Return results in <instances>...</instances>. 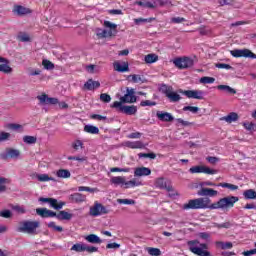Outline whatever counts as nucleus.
Returning a JSON list of instances; mask_svg holds the SVG:
<instances>
[{"instance_id": "ea45409f", "label": "nucleus", "mask_w": 256, "mask_h": 256, "mask_svg": "<svg viewBox=\"0 0 256 256\" xmlns=\"http://www.w3.org/2000/svg\"><path fill=\"white\" fill-rule=\"evenodd\" d=\"M110 181L113 185H125L126 183L125 178L121 176L112 177Z\"/></svg>"}, {"instance_id": "c03bdc74", "label": "nucleus", "mask_w": 256, "mask_h": 256, "mask_svg": "<svg viewBox=\"0 0 256 256\" xmlns=\"http://www.w3.org/2000/svg\"><path fill=\"white\" fill-rule=\"evenodd\" d=\"M42 65L47 71H53V69H55V64L49 60H43Z\"/></svg>"}, {"instance_id": "4d7b16f0", "label": "nucleus", "mask_w": 256, "mask_h": 256, "mask_svg": "<svg viewBox=\"0 0 256 256\" xmlns=\"http://www.w3.org/2000/svg\"><path fill=\"white\" fill-rule=\"evenodd\" d=\"M100 101H102L103 103H110L111 102V96L107 93H102L100 95Z\"/></svg>"}, {"instance_id": "a211bd4d", "label": "nucleus", "mask_w": 256, "mask_h": 256, "mask_svg": "<svg viewBox=\"0 0 256 256\" xmlns=\"http://www.w3.org/2000/svg\"><path fill=\"white\" fill-rule=\"evenodd\" d=\"M114 70L118 73H127L129 71V63L128 62H119L116 61L113 63Z\"/></svg>"}, {"instance_id": "2f4dec72", "label": "nucleus", "mask_w": 256, "mask_h": 256, "mask_svg": "<svg viewBox=\"0 0 256 256\" xmlns=\"http://www.w3.org/2000/svg\"><path fill=\"white\" fill-rule=\"evenodd\" d=\"M86 249L85 243H76L71 247V251H76V253H83Z\"/></svg>"}, {"instance_id": "1a4fd4ad", "label": "nucleus", "mask_w": 256, "mask_h": 256, "mask_svg": "<svg viewBox=\"0 0 256 256\" xmlns=\"http://www.w3.org/2000/svg\"><path fill=\"white\" fill-rule=\"evenodd\" d=\"M120 103H137V96H135V89L127 88L126 94L120 97Z\"/></svg>"}, {"instance_id": "6ab92c4d", "label": "nucleus", "mask_w": 256, "mask_h": 256, "mask_svg": "<svg viewBox=\"0 0 256 256\" xmlns=\"http://www.w3.org/2000/svg\"><path fill=\"white\" fill-rule=\"evenodd\" d=\"M37 215L43 218H49V217H56L57 213L53 210H49L47 208H37L36 209Z\"/></svg>"}, {"instance_id": "6e6552de", "label": "nucleus", "mask_w": 256, "mask_h": 256, "mask_svg": "<svg viewBox=\"0 0 256 256\" xmlns=\"http://www.w3.org/2000/svg\"><path fill=\"white\" fill-rule=\"evenodd\" d=\"M173 63L178 69H189V67H193L195 64L193 58L189 57L176 58L174 59Z\"/></svg>"}, {"instance_id": "864d4df0", "label": "nucleus", "mask_w": 256, "mask_h": 256, "mask_svg": "<svg viewBox=\"0 0 256 256\" xmlns=\"http://www.w3.org/2000/svg\"><path fill=\"white\" fill-rule=\"evenodd\" d=\"M243 127L247 130V131H255V123L253 122H244L243 123Z\"/></svg>"}, {"instance_id": "bf43d9fd", "label": "nucleus", "mask_w": 256, "mask_h": 256, "mask_svg": "<svg viewBox=\"0 0 256 256\" xmlns=\"http://www.w3.org/2000/svg\"><path fill=\"white\" fill-rule=\"evenodd\" d=\"M78 191H87L88 193H95L97 191V188H91L87 186H80L78 187Z\"/></svg>"}, {"instance_id": "5701e85b", "label": "nucleus", "mask_w": 256, "mask_h": 256, "mask_svg": "<svg viewBox=\"0 0 256 256\" xmlns=\"http://www.w3.org/2000/svg\"><path fill=\"white\" fill-rule=\"evenodd\" d=\"M0 64V72L5 73L6 75H10V73H13V68L9 66V59L4 58V61L1 62Z\"/></svg>"}, {"instance_id": "4468645a", "label": "nucleus", "mask_w": 256, "mask_h": 256, "mask_svg": "<svg viewBox=\"0 0 256 256\" xmlns=\"http://www.w3.org/2000/svg\"><path fill=\"white\" fill-rule=\"evenodd\" d=\"M155 187L158 189H166V191H173V186L171 185V181L165 180V178H157L155 180Z\"/></svg>"}, {"instance_id": "f3484780", "label": "nucleus", "mask_w": 256, "mask_h": 256, "mask_svg": "<svg viewBox=\"0 0 256 256\" xmlns=\"http://www.w3.org/2000/svg\"><path fill=\"white\" fill-rule=\"evenodd\" d=\"M21 152L18 149L8 148L6 153L1 154V159H18Z\"/></svg>"}, {"instance_id": "dca6fc26", "label": "nucleus", "mask_w": 256, "mask_h": 256, "mask_svg": "<svg viewBox=\"0 0 256 256\" xmlns=\"http://www.w3.org/2000/svg\"><path fill=\"white\" fill-rule=\"evenodd\" d=\"M156 117L159 119V121L165 122V123H171V121H175V117L169 112L165 111H157Z\"/></svg>"}, {"instance_id": "774afa93", "label": "nucleus", "mask_w": 256, "mask_h": 256, "mask_svg": "<svg viewBox=\"0 0 256 256\" xmlns=\"http://www.w3.org/2000/svg\"><path fill=\"white\" fill-rule=\"evenodd\" d=\"M242 255L244 256L256 255V242H255V249L244 251Z\"/></svg>"}, {"instance_id": "09e8293b", "label": "nucleus", "mask_w": 256, "mask_h": 256, "mask_svg": "<svg viewBox=\"0 0 256 256\" xmlns=\"http://www.w3.org/2000/svg\"><path fill=\"white\" fill-rule=\"evenodd\" d=\"M117 203L120 205H135V200L133 199H117Z\"/></svg>"}, {"instance_id": "c85d7f7f", "label": "nucleus", "mask_w": 256, "mask_h": 256, "mask_svg": "<svg viewBox=\"0 0 256 256\" xmlns=\"http://www.w3.org/2000/svg\"><path fill=\"white\" fill-rule=\"evenodd\" d=\"M217 89L218 91H224V93H229V95H235L237 93V90L229 85H218Z\"/></svg>"}, {"instance_id": "4be33fe9", "label": "nucleus", "mask_w": 256, "mask_h": 256, "mask_svg": "<svg viewBox=\"0 0 256 256\" xmlns=\"http://www.w3.org/2000/svg\"><path fill=\"white\" fill-rule=\"evenodd\" d=\"M217 191L212 188H202L198 191L199 197H215L217 196Z\"/></svg>"}, {"instance_id": "de8ad7c7", "label": "nucleus", "mask_w": 256, "mask_h": 256, "mask_svg": "<svg viewBox=\"0 0 256 256\" xmlns=\"http://www.w3.org/2000/svg\"><path fill=\"white\" fill-rule=\"evenodd\" d=\"M147 252L151 256H161V250L159 248L148 247Z\"/></svg>"}, {"instance_id": "412c9836", "label": "nucleus", "mask_w": 256, "mask_h": 256, "mask_svg": "<svg viewBox=\"0 0 256 256\" xmlns=\"http://www.w3.org/2000/svg\"><path fill=\"white\" fill-rule=\"evenodd\" d=\"M69 201L71 203H83L87 201V196L81 194V193H74L69 196Z\"/></svg>"}, {"instance_id": "cd10ccee", "label": "nucleus", "mask_w": 256, "mask_h": 256, "mask_svg": "<svg viewBox=\"0 0 256 256\" xmlns=\"http://www.w3.org/2000/svg\"><path fill=\"white\" fill-rule=\"evenodd\" d=\"M126 147H129V149H145V144L141 141H128L126 142Z\"/></svg>"}, {"instance_id": "a18cd8bd", "label": "nucleus", "mask_w": 256, "mask_h": 256, "mask_svg": "<svg viewBox=\"0 0 256 256\" xmlns=\"http://www.w3.org/2000/svg\"><path fill=\"white\" fill-rule=\"evenodd\" d=\"M243 195L245 199H256V192L253 189L244 191Z\"/></svg>"}, {"instance_id": "3c124183", "label": "nucleus", "mask_w": 256, "mask_h": 256, "mask_svg": "<svg viewBox=\"0 0 256 256\" xmlns=\"http://www.w3.org/2000/svg\"><path fill=\"white\" fill-rule=\"evenodd\" d=\"M157 105V102H153L150 100H144L140 102L141 107H155Z\"/></svg>"}, {"instance_id": "680f3d73", "label": "nucleus", "mask_w": 256, "mask_h": 256, "mask_svg": "<svg viewBox=\"0 0 256 256\" xmlns=\"http://www.w3.org/2000/svg\"><path fill=\"white\" fill-rule=\"evenodd\" d=\"M18 39H19V41H22V43H27V42L31 41V38L29 37L28 34H20L18 36Z\"/></svg>"}, {"instance_id": "2eb2a0df", "label": "nucleus", "mask_w": 256, "mask_h": 256, "mask_svg": "<svg viewBox=\"0 0 256 256\" xmlns=\"http://www.w3.org/2000/svg\"><path fill=\"white\" fill-rule=\"evenodd\" d=\"M12 13L14 15H18V17H23L25 15H31L33 11L22 5H14L12 9Z\"/></svg>"}, {"instance_id": "7c9ffc66", "label": "nucleus", "mask_w": 256, "mask_h": 256, "mask_svg": "<svg viewBox=\"0 0 256 256\" xmlns=\"http://www.w3.org/2000/svg\"><path fill=\"white\" fill-rule=\"evenodd\" d=\"M84 131L86 133H91V135H99V128L93 125H86Z\"/></svg>"}, {"instance_id": "7ed1b4c3", "label": "nucleus", "mask_w": 256, "mask_h": 256, "mask_svg": "<svg viewBox=\"0 0 256 256\" xmlns=\"http://www.w3.org/2000/svg\"><path fill=\"white\" fill-rule=\"evenodd\" d=\"M36 99H38L39 101V105L41 107L45 106V105H59L60 109H67L69 107V105L65 102H59V99L57 98H51L49 97V95L43 93L41 95H38L36 97Z\"/></svg>"}, {"instance_id": "8fccbe9b", "label": "nucleus", "mask_w": 256, "mask_h": 256, "mask_svg": "<svg viewBox=\"0 0 256 256\" xmlns=\"http://www.w3.org/2000/svg\"><path fill=\"white\" fill-rule=\"evenodd\" d=\"M9 139H11V134L9 132H0V143L9 141Z\"/></svg>"}, {"instance_id": "e2e57ef3", "label": "nucleus", "mask_w": 256, "mask_h": 256, "mask_svg": "<svg viewBox=\"0 0 256 256\" xmlns=\"http://www.w3.org/2000/svg\"><path fill=\"white\" fill-rule=\"evenodd\" d=\"M11 215V210L0 211V217H3L4 219H10Z\"/></svg>"}, {"instance_id": "338daca9", "label": "nucleus", "mask_w": 256, "mask_h": 256, "mask_svg": "<svg viewBox=\"0 0 256 256\" xmlns=\"http://www.w3.org/2000/svg\"><path fill=\"white\" fill-rule=\"evenodd\" d=\"M121 247V244H118L116 242L109 243L106 245V249H119Z\"/></svg>"}, {"instance_id": "a19ab883", "label": "nucleus", "mask_w": 256, "mask_h": 256, "mask_svg": "<svg viewBox=\"0 0 256 256\" xmlns=\"http://www.w3.org/2000/svg\"><path fill=\"white\" fill-rule=\"evenodd\" d=\"M141 185V182L137 179H132L130 181L125 182V189H129L131 187H139Z\"/></svg>"}, {"instance_id": "393cba45", "label": "nucleus", "mask_w": 256, "mask_h": 256, "mask_svg": "<svg viewBox=\"0 0 256 256\" xmlns=\"http://www.w3.org/2000/svg\"><path fill=\"white\" fill-rule=\"evenodd\" d=\"M99 87H101V83H99V81H93V79H89L84 84V88L88 91H93V89H99Z\"/></svg>"}, {"instance_id": "5fc2aeb1", "label": "nucleus", "mask_w": 256, "mask_h": 256, "mask_svg": "<svg viewBox=\"0 0 256 256\" xmlns=\"http://www.w3.org/2000/svg\"><path fill=\"white\" fill-rule=\"evenodd\" d=\"M72 147L75 151H79V148L83 149V142L81 140H76L72 143Z\"/></svg>"}, {"instance_id": "9d476101", "label": "nucleus", "mask_w": 256, "mask_h": 256, "mask_svg": "<svg viewBox=\"0 0 256 256\" xmlns=\"http://www.w3.org/2000/svg\"><path fill=\"white\" fill-rule=\"evenodd\" d=\"M232 57H249L250 59H256V54L249 49H234L230 51Z\"/></svg>"}, {"instance_id": "39448f33", "label": "nucleus", "mask_w": 256, "mask_h": 256, "mask_svg": "<svg viewBox=\"0 0 256 256\" xmlns=\"http://www.w3.org/2000/svg\"><path fill=\"white\" fill-rule=\"evenodd\" d=\"M39 228L38 221H24L21 226L17 228L18 233H28V235H33Z\"/></svg>"}, {"instance_id": "6e6d98bb", "label": "nucleus", "mask_w": 256, "mask_h": 256, "mask_svg": "<svg viewBox=\"0 0 256 256\" xmlns=\"http://www.w3.org/2000/svg\"><path fill=\"white\" fill-rule=\"evenodd\" d=\"M183 111H190V113H199V107L197 106H185Z\"/></svg>"}, {"instance_id": "423d86ee", "label": "nucleus", "mask_w": 256, "mask_h": 256, "mask_svg": "<svg viewBox=\"0 0 256 256\" xmlns=\"http://www.w3.org/2000/svg\"><path fill=\"white\" fill-rule=\"evenodd\" d=\"M112 107L117 109V111H120V113H124L125 115H135L137 113V106H123V104H121L119 101H115L112 104Z\"/></svg>"}, {"instance_id": "37998d69", "label": "nucleus", "mask_w": 256, "mask_h": 256, "mask_svg": "<svg viewBox=\"0 0 256 256\" xmlns=\"http://www.w3.org/2000/svg\"><path fill=\"white\" fill-rule=\"evenodd\" d=\"M200 83H202L203 85H211L212 83H215V78L204 76L200 78Z\"/></svg>"}, {"instance_id": "0e129e2a", "label": "nucleus", "mask_w": 256, "mask_h": 256, "mask_svg": "<svg viewBox=\"0 0 256 256\" xmlns=\"http://www.w3.org/2000/svg\"><path fill=\"white\" fill-rule=\"evenodd\" d=\"M216 67H217V69H227V70L233 69V67L231 65L225 64V63H218V64H216Z\"/></svg>"}, {"instance_id": "58836bf2", "label": "nucleus", "mask_w": 256, "mask_h": 256, "mask_svg": "<svg viewBox=\"0 0 256 256\" xmlns=\"http://www.w3.org/2000/svg\"><path fill=\"white\" fill-rule=\"evenodd\" d=\"M159 91H161V93H164V95H166V97H167L168 94H170L173 91V87L169 86L167 84H161Z\"/></svg>"}, {"instance_id": "aec40b11", "label": "nucleus", "mask_w": 256, "mask_h": 256, "mask_svg": "<svg viewBox=\"0 0 256 256\" xmlns=\"http://www.w3.org/2000/svg\"><path fill=\"white\" fill-rule=\"evenodd\" d=\"M151 170L148 167H138L134 170V177H149Z\"/></svg>"}, {"instance_id": "c756f323", "label": "nucleus", "mask_w": 256, "mask_h": 256, "mask_svg": "<svg viewBox=\"0 0 256 256\" xmlns=\"http://www.w3.org/2000/svg\"><path fill=\"white\" fill-rule=\"evenodd\" d=\"M237 119H239V115H237V113L235 112H232L227 116L221 118V121H226V123H233V121H237Z\"/></svg>"}, {"instance_id": "052dcab7", "label": "nucleus", "mask_w": 256, "mask_h": 256, "mask_svg": "<svg viewBox=\"0 0 256 256\" xmlns=\"http://www.w3.org/2000/svg\"><path fill=\"white\" fill-rule=\"evenodd\" d=\"M12 209L13 211H16V213H20L21 215H23L24 213H27V211L25 210V207L23 206L16 205V206H13Z\"/></svg>"}, {"instance_id": "473e14b6", "label": "nucleus", "mask_w": 256, "mask_h": 256, "mask_svg": "<svg viewBox=\"0 0 256 256\" xmlns=\"http://www.w3.org/2000/svg\"><path fill=\"white\" fill-rule=\"evenodd\" d=\"M35 177L41 183H45L47 181H55V178L49 177L47 174H36Z\"/></svg>"}, {"instance_id": "13d9d810", "label": "nucleus", "mask_w": 256, "mask_h": 256, "mask_svg": "<svg viewBox=\"0 0 256 256\" xmlns=\"http://www.w3.org/2000/svg\"><path fill=\"white\" fill-rule=\"evenodd\" d=\"M23 126L21 124H15V123H10L7 124V128L11 129V131H19V129H22Z\"/></svg>"}, {"instance_id": "20e7f679", "label": "nucleus", "mask_w": 256, "mask_h": 256, "mask_svg": "<svg viewBox=\"0 0 256 256\" xmlns=\"http://www.w3.org/2000/svg\"><path fill=\"white\" fill-rule=\"evenodd\" d=\"M104 27H107L110 30H97V36L100 39H107V37H115L117 35V24H113L110 21H104Z\"/></svg>"}, {"instance_id": "4c0bfd02", "label": "nucleus", "mask_w": 256, "mask_h": 256, "mask_svg": "<svg viewBox=\"0 0 256 256\" xmlns=\"http://www.w3.org/2000/svg\"><path fill=\"white\" fill-rule=\"evenodd\" d=\"M56 175L62 179H69V177H71V172H69V170L60 169L57 171Z\"/></svg>"}, {"instance_id": "b1692460", "label": "nucleus", "mask_w": 256, "mask_h": 256, "mask_svg": "<svg viewBox=\"0 0 256 256\" xmlns=\"http://www.w3.org/2000/svg\"><path fill=\"white\" fill-rule=\"evenodd\" d=\"M56 219H58L59 221H71V219H73V214L62 210L58 214H56Z\"/></svg>"}, {"instance_id": "c9c22d12", "label": "nucleus", "mask_w": 256, "mask_h": 256, "mask_svg": "<svg viewBox=\"0 0 256 256\" xmlns=\"http://www.w3.org/2000/svg\"><path fill=\"white\" fill-rule=\"evenodd\" d=\"M9 179L0 177V193H5L7 191V185H9Z\"/></svg>"}, {"instance_id": "f8f14e48", "label": "nucleus", "mask_w": 256, "mask_h": 256, "mask_svg": "<svg viewBox=\"0 0 256 256\" xmlns=\"http://www.w3.org/2000/svg\"><path fill=\"white\" fill-rule=\"evenodd\" d=\"M179 93L188 99H203V95H205L202 90H180Z\"/></svg>"}, {"instance_id": "9b49d317", "label": "nucleus", "mask_w": 256, "mask_h": 256, "mask_svg": "<svg viewBox=\"0 0 256 256\" xmlns=\"http://www.w3.org/2000/svg\"><path fill=\"white\" fill-rule=\"evenodd\" d=\"M189 173H205L206 175H215L217 174V170L211 169L206 166H194L189 169Z\"/></svg>"}, {"instance_id": "72a5a7b5", "label": "nucleus", "mask_w": 256, "mask_h": 256, "mask_svg": "<svg viewBox=\"0 0 256 256\" xmlns=\"http://www.w3.org/2000/svg\"><path fill=\"white\" fill-rule=\"evenodd\" d=\"M144 61L148 64L157 63V61H159V56L156 54H148L145 56Z\"/></svg>"}, {"instance_id": "bb28decb", "label": "nucleus", "mask_w": 256, "mask_h": 256, "mask_svg": "<svg viewBox=\"0 0 256 256\" xmlns=\"http://www.w3.org/2000/svg\"><path fill=\"white\" fill-rule=\"evenodd\" d=\"M215 246L217 249H222L223 251L227 249H233V242H223V241H216Z\"/></svg>"}, {"instance_id": "f704fd0d", "label": "nucleus", "mask_w": 256, "mask_h": 256, "mask_svg": "<svg viewBox=\"0 0 256 256\" xmlns=\"http://www.w3.org/2000/svg\"><path fill=\"white\" fill-rule=\"evenodd\" d=\"M128 79H131L132 83H145L147 81L141 75L137 74L128 76Z\"/></svg>"}, {"instance_id": "e433bc0d", "label": "nucleus", "mask_w": 256, "mask_h": 256, "mask_svg": "<svg viewBox=\"0 0 256 256\" xmlns=\"http://www.w3.org/2000/svg\"><path fill=\"white\" fill-rule=\"evenodd\" d=\"M166 97H168L172 103H177V101H181V95L177 94V92H173V90L170 91V93Z\"/></svg>"}, {"instance_id": "a878e982", "label": "nucleus", "mask_w": 256, "mask_h": 256, "mask_svg": "<svg viewBox=\"0 0 256 256\" xmlns=\"http://www.w3.org/2000/svg\"><path fill=\"white\" fill-rule=\"evenodd\" d=\"M85 241H87L88 243L98 244V245H101V243H103V240H101V238L96 234H89L85 236Z\"/></svg>"}, {"instance_id": "ddd939ff", "label": "nucleus", "mask_w": 256, "mask_h": 256, "mask_svg": "<svg viewBox=\"0 0 256 256\" xmlns=\"http://www.w3.org/2000/svg\"><path fill=\"white\" fill-rule=\"evenodd\" d=\"M39 201L41 203H49L50 207H52V209H55L56 211H59L61 209H63V207H65V202H59L57 203V199L55 198H39Z\"/></svg>"}, {"instance_id": "49530a36", "label": "nucleus", "mask_w": 256, "mask_h": 256, "mask_svg": "<svg viewBox=\"0 0 256 256\" xmlns=\"http://www.w3.org/2000/svg\"><path fill=\"white\" fill-rule=\"evenodd\" d=\"M218 187H223L224 189H231V191H237V189H239V186L230 183H220L218 184Z\"/></svg>"}, {"instance_id": "0eeeda50", "label": "nucleus", "mask_w": 256, "mask_h": 256, "mask_svg": "<svg viewBox=\"0 0 256 256\" xmlns=\"http://www.w3.org/2000/svg\"><path fill=\"white\" fill-rule=\"evenodd\" d=\"M107 214H109V209L99 202H95L94 205L90 207L89 215H91V217H99Z\"/></svg>"}, {"instance_id": "f257e3e1", "label": "nucleus", "mask_w": 256, "mask_h": 256, "mask_svg": "<svg viewBox=\"0 0 256 256\" xmlns=\"http://www.w3.org/2000/svg\"><path fill=\"white\" fill-rule=\"evenodd\" d=\"M237 201H239V197L227 196L212 204L209 197H202L189 200L187 203L183 204L182 209H184V211H189V209H231L235 207Z\"/></svg>"}, {"instance_id": "79ce46f5", "label": "nucleus", "mask_w": 256, "mask_h": 256, "mask_svg": "<svg viewBox=\"0 0 256 256\" xmlns=\"http://www.w3.org/2000/svg\"><path fill=\"white\" fill-rule=\"evenodd\" d=\"M23 141L26 143V145H35V143H37V137H35V136H24Z\"/></svg>"}, {"instance_id": "603ef678", "label": "nucleus", "mask_w": 256, "mask_h": 256, "mask_svg": "<svg viewBox=\"0 0 256 256\" xmlns=\"http://www.w3.org/2000/svg\"><path fill=\"white\" fill-rule=\"evenodd\" d=\"M48 227H49V229H53L54 231H57L58 233H61L63 231V227L56 226L55 222H49Z\"/></svg>"}, {"instance_id": "f03ea898", "label": "nucleus", "mask_w": 256, "mask_h": 256, "mask_svg": "<svg viewBox=\"0 0 256 256\" xmlns=\"http://www.w3.org/2000/svg\"><path fill=\"white\" fill-rule=\"evenodd\" d=\"M189 251L198 256H213L211 252L207 251L209 246L205 243H199V240H192L188 242Z\"/></svg>"}, {"instance_id": "69168bd1", "label": "nucleus", "mask_w": 256, "mask_h": 256, "mask_svg": "<svg viewBox=\"0 0 256 256\" xmlns=\"http://www.w3.org/2000/svg\"><path fill=\"white\" fill-rule=\"evenodd\" d=\"M85 251H87V253H97V251H99V248H97L95 246H89L86 244Z\"/></svg>"}]
</instances>
